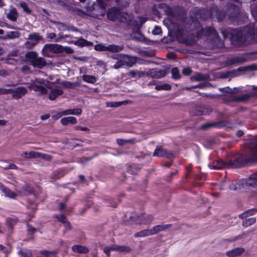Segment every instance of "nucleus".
<instances>
[{"instance_id": "f257e3e1", "label": "nucleus", "mask_w": 257, "mask_h": 257, "mask_svg": "<svg viewBox=\"0 0 257 257\" xmlns=\"http://www.w3.org/2000/svg\"><path fill=\"white\" fill-rule=\"evenodd\" d=\"M247 151L245 156L238 155L227 161L216 160L209 164L211 169H221L224 168H238L244 166L247 163L257 161V136L248 139L246 143Z\"/></svg>"}, {"instance_id": "f03ea898", "label": "nucleus", "mask_w": 257, "mask_h": 257, "mask_svg": "<svg viewBox=\"0 0 257 257\" xmlns=\"http://www.w3.org/2000/svg\"><path fill=\"white\" fill-rule=\"evenodd\" d=\"M211 36L213 37V39L211 40V43L213 47L218 48L222 46L223 43L221 40L218 37L215 29L212 27H207L205 28H202L197 32L196 34V37L198 39Z\"/></svg>"}, {"instance_id": "7ed1b4c3", "label": "nucleus", "mask_w": 257, "mask_h": 257, "mask_svg": "<svg viewBox=\"0 0 257 257\" xmlns=\"http://www.w3.org/2000/svg\"><path fill=\"white\" fill-rule=\"evenodd\" d=\"M252 28L246 27L241 30H234L231 33L232 38L236 41L245 43L252 39Z\"/></svg>"}, {"instance_id": "20e7f679", "label": "nucleus", "mask_w": 257, "mask_h": 257, "mask_svg": "<svg viewBox=\"0 0 257 257\" xmlns=\"http://www.w3.org/2000/svg\"><path fill=\"white\" fill-rule=\"evenodd\" d=\"M25 57L34 68L42 69L47 65V62L43 57H38V54L36 51L27 52Z\"/></svg>"}, {"instance_id": "39448f33", "label": "nucleus", "mask_w": 257, "mask_h": 257, "mask_svg": "<svg viewBox=\"0 0 257 257\" xmlns=\"http://www.w3.org/2000/svg\"><path fill=\"white\" fill-rule=\"evenodd\" d=\"M49 82L43 78H35L30 83L28 88L36 92H39L41 94H46L48 91L46 87H48Z\"/></svg>"}, {"instance_id": "423d86ee", "label": "nucleus", "mask_w": 257, "mask_h": 257, "mask_svg": "<svg viewBox=\"0 0 257 257\" xmlns=\"http://www.w3.org/2000/svg\"><path fill=\"white\" fill-rule=\"evenodd\" d=\"M257 212V209L253 208L248 209L244 211L243 213L239 215V217L242 219V225L244 227H247L253 224L256 222V218L255 217H250L248 218H245L247 216V214L253 215Z\"/></svg>"}, {"instance_id": "0eeeda50", "label": "nucleus", "mask_w": 257, "mask_h": 257, "mask_svg": "<svg viewBox=\"0 0 257 257\" xmlns=\"http://www.w3.org/2000/svg\"><path fill=\"white\" fill-rule=\"evenodd\" d=\"M123 49V45L119 46L114 44L106 46L103 44H98L95 45L94 49L98 51H109L113 53L119 52Z\"/></svg>"}, {"instance_id": "6e6552de", "label": "nucleus", "mask_w": 257, "mask_h": 257, "mask_svg": "<svg viewBox=\"0 0 257 257\" xmlns=\"http://www.w3.org/2000/svg\"><path fill=\"white\" fill-rule=\"evenodd\" d=\"M153 155L154 157L169 159L173 157L174 154L172 152L168 151L162 146H157Z\"/></svg>"}, {"instance_id": "1a4fd4ad", "label": "nucleus", "mask_w": 257, "mask_h": 257, "mask_svg": "<svg viewBox=\"0 0 257 257\" xmlns=\"http://www.w3.org/2000/svg\"><path fill=\"white\" fill-rule=\"evenodd\" d=\"M245 187H250L257 189V172L250 175L247 178L242 179Z\"/></svg>"}, {"instance_id": "9d476101", "label": "nucleus", "mask_w": 257, "mask_h": 257, "mask_svg": "<svg viewBox=\"0 0 257 257\" xmlns=\"http://www.w3.org/2000/svg\"><path fill=\"white\" fill-rule=\"evenodd\" d=\"M167 73L166 70L158 68L150 69L147 73V75L153 78L159 79L164 77Z\"/></svg>"}, {"instance_id": "9b49d317", "label": "nucleus", "mask_w": 257, "mask_h": 257, "mask_svg": "<svg viewBox=\"0 0 257 257\" xmlns=\"http://www.w3.org/2000/svg\"><path fill=\"white\" fill-rule=\"evenodd\" d=\"M47 88L51 90L48 96L49 99L51 100H54L58 96L63 93L62 88L59 86H56L52 88L48 85Z\"/></svg>"}, {"instance_id": "f8f14e48", "label": "nucleus", "mask_w": 257, "mask_h": 257, "mask_svg": "<svg viewBox=\"0 0 257 257\" xmlns=\"http://www.w3.org/2000/svg\"><path fill=\"white\" fill-rule=\"evenodd\" d=\"M120 15V9L119 8H111L108 9L107 12V17L111 21H114L116 19H118Z\"/></svg>"}, {"instance_id": "ddd939ff", "label": "nucleus", "mask_w": 257, "mask_h": 257, "mask_svg": "<svg viewBox=\"0 0 257 257\" xmlns=\"http://www.w3.org/2000/svg\"><path fill=\"white\" fill-rule=\"evenodd\" d=\"M27 92V89L22 86L18 87L13 89L12 97L15 99L18 100L23 97Z\"/></svg>"}, {"instance_id": "4468645a", "label": "nucleus", "mask_w": 257, "mask_h": 257, "mask_svg": "<svg viewBox=\"0 0 257 257\" xmlns=\"http://www.w3.org/2000/svg\"><path fill=\"white\" fill-rule=\"evenodd\" d=\"M120 60L122 61L123 66H126L128 67H132L136 63V59L135 57L123 54Z\"/></svg>"}, {"instance_id": "2eb2a0df", "label": "nucleus", "mask_w": 257, "mask_h": 257, "mask_svg": "<svg viewBox=\"0 0 257 257\" xmlns=\"http://www.w3.org/2000/svg\"><path fill=\"white\" fill-rule=\"evenodd\" d=\"M42 53L43 56L51 57L54 54V48L52 46V44H45L42 50Z\"/></svg>"}, {"instance_id": "dca6fc26", "label": "nucleus", "mask_w": 257, "mask_h": 257, "mask_svg": "<svg viewBox=\"0 0 257 257\" xmlns=\"http://www.w3.org/2000/svg\"><path fill=\"white\" fill-rule=\"evenodd\" d=\"M0 190L4 193L6 197L11 199H15L17 196L16 193L6 187L3 184L0 183Z\"/></svg>"}, {"instance_id": "f3484780", "label": "nucleus", "mask_w": 257, "mask_h": 257, "mask_svg": "<svg viewBox=\"0 0 257 257\" xmlns=\"http://www.w3.org/2000/svg\"><path fill=\"white\" fill-rule=\"evenodd\" d=\"M22 156L25 158H35L38 157H42L44 159H48L50 156L42 154L38 152H31L29 153L25 152L22 155Z\"/></svg>"}, {"instance_id": "a211bd4d", "label": "nucleus", "mask_w": 257, "mask_h": 257, "mask_svg": "<svg viewBox=\"0 0 257 257\" xmlns=\"http://www.w3.org/2000/svg\"><path fill=\"white\" fill-rule=\"evenodd\" d=\"M245 251L243 247H237L228 250L226 252V255L229 257H236L242 254Z\"/></svg>"}, {"instance_id": "6ab92c4d", "label": "nucleus", "mask_w": 257, "mask_h": 257, "mask_svg": "<svg viewBox=\"0 0 257 257\" xmlns=\"http://www.w3.org/2000/svg\"><path fill=\"white\" fill-rule=\"evenodd\" d=\"M212 111V108L209 106L203 105L196 108L195 114L198 115H206L209 114Z\"/></svg>"}, {"instance_id": "aec40b11", "label": "nucleus", "mask_w": 257, "mask_h": 257, "mask_svg": "<svg viewBox=\"0 0 257 257\" xmlns=\"http://www.w3.org/2000/svg\"><path fill=\"white\" fill-rule=\"evenodd\" d=\"M50 3H54L62 7L65 10L69 12H74L75 9L72 7L66 4L64 2L61 0H48Z\"/></svg>"}, {"instance_id": "412c9836", "label": "nucleus", "mask_w": 257, "mask_h": 257, "mask_svg": "<svg viewBox=\"0 0 257 257\" xmlns=\"http://www.w3.org/2000/svg\"><path fill=\"white\" fill-rule=\"evenodd\" d=\"M153 220L154 218L152 215L144 214L139 216V224H150Z\"/></svg>"}, {"instance_id": "4be33fe9", "label": "nucleus", "mask_w": 257, "mask_h": 257, "mask_svg": "<svg viewBox=\"0 0 257 257\" xmlns=\"http://www.w3.org/2000/svg\"><path fill=\"white\" fill-rule=\"evenodd\" d=\"M245 59L243 57L236 56L231 57L227 60V63L229 65H237L244 63Z\"/></svg>"}, {"instance_id": "5701e85b", "label": "nucleus", "mask_w": 257, "mask_h": 257, "mask_svg": "<svg viewBox=\"0 0 257 257\" xmlns=\"http://www.w3.org/2000/svg\"><path fill=\"white\" fill-rule=\"evenodd\" d=\"M241 187H245L244 183L242 182V179L238 181H232L229 185V188L230 190L237 191L240 190Z\"/></svg>"}, {"instance_id": "b1692460", "label": "nucleus", "mask_w": 257, "mask_h": 257, "mask_svg": "<svg viewBox=\"0 0 257 257\" xmlns=\"http://www.w3.org/2000/svg\"><path fill=\"white\" fill-rule=\"evenodd\" d=\"M19 16V13L15 8H12L7 15V18L13 22H16Z\"/></svg>"}, {"instance_id": "393cba45", "label": "nucleus", "mask_w": 257, "mask_h": 257, "mask_svg": "<svg viewBox=\"0 0 257 257\" xmlns=\"http://www.w3.org/2000/svg\"><path fill=\"white\" fill-rule=\"evenodd\" d=\"M72 250L76 253H87L89 252V249L81 245H74L72 247Z\"/></svg>"}, {"instance_id": "a878e982", "label": "nucleus", "mask_w": 257, "mask_h": 257, "mask_svg": "<svg viewBox=\"0 0 257 257\" xmlns=\"http://www.w3.org/2000/svg\"><path fill=\"white\" fill-rule=\"evenodd\" d=\"M18 219L15 216H12L7 218V225L10 231H12L14 226L16 225Z\"/></svg>"}, {"instance_id": "bb28decb", "label": "nucleus", "mask_w": 257, "mask_h": 257, "mask_svg": "<svg viewBox=\"0 0 257 257\" xmlns=\"http://www.w3.org/2000/svg\"><path fill=\"white\" fill-rule=\"evenodd\" d=\"M60 122L63 125H67L69 123L75 124L77 123V119L74 116H67L61 118Z\"/></svg>"}, {"instance_id": "cd10ccee", "label": "nucleus", "mask_w": 257, "mask_h": 257, "mask_svg": "<svg viewBox=\"0 0 257 257\" xmlns=\"http://www.w3.org/2000/svg\"><path fill=\"white\" fill-rule=\"evenodd\" d=\"M69 43H73L75 45L80 47L89 46H92L93 45L92 42L87 41L86 40L83 38L80 39L76 41H71Z\"/></svg>"}, {"instance_id": "c85d7f7f", "label": "nucleus", "mask_w": 257, "mask_h": 257, "mask_svg": "<svg viewBox=\"0 0 257 257\" xmlns=\"http://www.w3.org/2000/svg\"><path fill=\"white\" fill-rule=\"evenodd\" d=\"M82 110L81 108L69 109L62 111V114L64 115H79L82 113Z\"/></svg>"}, {"instance_id": "c756f323", "label": "nucleus", "mask_w": 257, "mask_h": 257, "mask_svg": "<svg viewBox=\"0 0 257 257\" xmlns=\"http://www.w3.org/2000/svg\"><path fill=\"white\" fill-rule=\"evenodd\" d=\"M20 33H19L18 31H11L8 32L6 35L4 36L3 37V39H14L20 37Z\"/></svg>"}, {"instance_id": "7c9ffc66", "label": "nucleus", "mask_w": 257, "mask_h": 257, "mask_svg": "<svg viewBox=\"0 0 257 257\" xmlns=\"http://www.w3.org/2000/svg\"><path fill=\"white\" fill-rule=\"evenodd\" d=\"M30 40L34 41V43L37 44L40 41L43 40V37L38 33H32L29 35L28 38Z\"/></svg>"}, {"instance_id": "2f4dec72", "label": "nucleus", "mask_w": 257, "mask_h": 257, "mask_svg": "<svg viewBox=\"0 0 257 257\" xmlns=\"http://www.w3.org/2000/svg\"><path fill=\"white\" fill-rule=\"evenodd\" d=\"M192 78L197 81H207L210 78V76L209 74H204L202 73H197L195 76H194Z\"/></svg>"}, {"instance_id": "473e14b6", "label": "nucleus", "mask_w": 257, "mask_h": 257, "mask_svg": "<svg viewBox=\"0 0 257 257\" xmlns=\"http://www.w3.org/2000/svg\"><path fill=\"white\" fill-rule=\"evenodd\" d=\"M61 84L66 88L74 89L75 86L79 85V83L78 82H71L68 81H63L61 82Z\"/></svg>"}, {"instance_id": "72a5a7b5", "label": "nucleus", "mask_w": 257, "mask_h": 257, "mask_svg": "<svg viewBox=\"0 0 257 257\" xmlns=\"http://www.w3.org/2000/svg\"><path fill=\"white\" fill-rule=\"evenodd\" d=\"M82 79L85 82L92 84L95 83L97 80L95 76L86 74L82 76Z\"/></svg>"}, {"instance_id": "f704fd0d", "label": "nucleus", "mask_w": 257, "mask_h": 257, "mask_svg": "<svg viewBox=\"0 0 257 257\" xmlns=\"http://www.w3.org/2000/svg\"><path fill=\"white\" fill-rule=\"evenodd\" d=\"M221 122H208L206 123L201 126V129L206 130L210 127H220Z\"/></svg>"}, {"instance_id": "c9c22d12", "label": "nucleus", "mask_w": 257, "mask_h": 257, "mask_svg": "<svg viewBox=\"0 0 257 257\" xmlns=\"http://www.w3.org/2000/svg\"><path fill=\"white\" fill-rule=\"evenodd\" d=\"M64 171L63 170L59 169L54 171L51 175V178L54 180H56L64 176Z\"/></svg>"}, {"instance_id": "e433bc0d", "label": "nucleus", "mask_w": 257, "mask_h": 257, "mask_svg": "<svg viewBox=\"0 0 257 257\" xmlns=\"http://www.w3.org/2000/svg\"><path fill=\"white\" fill-rule=\"evenodd\" d=\"M119 20L125 23H128L131 20V17L127 13L121 12L120 11V15L118 18Z\"/></svg>"}, {"instance_id": "4c0bfd02", "label": "nucleus", "mask_w": 257, "mask_h": 257, "mask_svg": "<svg viewBox=\"0 0 257 257\" xmlns=\"http://www.w3.org/2000/svg\"><path fill=\"white\" fill-rule=\"evenodd\" d=\"M253 232H254V229H250L247 231L243 232L241 234H240L238 236H235L234 238V240H236L243 238H247L250 234H251V233L253 234Z\"/></svg>"}, {"instance_id": "58836bf2", "label": "nucleus", "mask_w": 257, "mask_h": 257, "mask_svg": "<svg viewBox=\"0 0 257 257\" xmlns=\"http://www.w3.org/2000/svg\"><path fill=\"white\" fill-rule=\"evenodd\" d=\"M52 23L59 31H64L67 30V25L65 23L56 21H53Z\"/></svg>"}, {"instance_id": "ea45409f", "label": "nucleus", "mask_w": 257, "mask_h": 257, "mask_svg": "<svg viewBox=\"0 0 257 257\" xmlns=\"http://www.w3.org/2000/svg\"><path fill=\"white\" fill-rule=\"evenodd\" d=\"M150 234L149 229H148L141 230L138 232L135 233V234H134V236L136 237H145V236H150Z\"/></svg>"}, {"instance_id": "a19ab883", "label": "nucleus", "mask_w": 257, "mask_h": 257, "mask_svg": "<svg viewBox=\"0 0 257 257\" xmlns=\"http://www.w3.org/2000/svg\"><path fill=\"white\" fill-rule=\"evenodd\" d=\"M172 78L174 79H179L181 77L180 72L178 68L174 67L171 70Z\"/></svg>"}, {"instance_id": "79ce46f5", "label": "nucleus", "mask_w": 257, "mask_h": 257, "mask_svg": "<svg viewBox=\"0 0 257 257\" xmlns=\"http://www.w3.org/2000/svg\"><path fill=\"white\" fill-rule=\"evenodd\" d=\"M155 89L157 90H169L171 89V86L167 84H164L162 85H158L155 86Z\"/></svg>"}, {"instance_id": "37998d69", "label": "nucleus", "mask_w": 257, "mask_h": 257, "mask_svg": "<svg viewBox=\"0 0 257 257\" xmlns=\"http://www.w3.org/2000/svg\"><path fill=\"white\" fill-rule=\"evenodd\" d=\"M19 254L23 257H32V253L31 250L23 249L19 251Z\"/></svg>"}, {"instance_id": "c03bdc74", "label": "nucleus", "mask_w": 257, "mask_h": 257, "mask_svg": "<svg viewBox=\"0 0 257 257\" xmlns=\"http://www.w3.org/2000/svg\"><path fill=\"white\" fill-rule=\"evenodd\" d=\"M54 48V53H60L63 52V46L57 44H52Z\"/></svg>"}, {"instance_id": "a18cd8bd", "label": "nucleus", "mask_w": 257, "mask_h": 257, "mask_svg": "<svg viewBox=\"0 0 257 257\" xmlns=\"http://www.w3.org/2000/svg\"><path fill=\"white\" fill-rule=\"evenodd\" d=\"M20 7L23 9V11L28 14H31L32 11L29 8L28 5L25 2H21L20 4Z\"/></svg>"}, {"instance_id": "49530a36", "label": "nucleus", "mask_w": 257, "mask_h": 257, "mask_svg": "<svg viewBox=\"0 0 257 257\" xmlns=\"http://www.w3.org/2000/svg\"><path fill=\"white\" fill-rule=\"evenodd\" d=\"M252 38H253L257 42V20L255 21L253 27L252 28Z\"/></svg>"}, {"instance_id": "de8ad7c7", "label": "nucleus", "mask_w": 257, "mask_h": 257, "mask_svg": "<svg viewBox=\"0 0 257 257\" xmlns=\"http://www.w3.org/2000/svg\"><path fill=\"white\" fill-rule=\"evenodd\" d=\"M131 251V248L128 246L119 245L118 251L122 252H128Z\"/></svg>"}, {"instance_id": "09e8293b", "label": "nucleus", "mask_w": 257, "mask_h": 257, "mask_svg": "<svg viewBox=\"0 0 257 257\" xmlns=\"http://www.w3.org/2000/svg\"><path fill=\"white\" fill-rule=\"evenodd\" d=\"M158 228H159V231L160 232L164 231L171 227L172 226V224H160L157 225Z\"/></svg>"}, {"instance_id": "8fccbe9b", "label": "nucleus", "mask_w": 257, "mask_h": 257, "mask_svg": "<svg viewBox=\"0 0 257 257\" xmlns=\"http://www.w3.org/2000/svg\"><path fill=\"white\" fill-rule=\"evenodd\" d=\"M54 217L56 218L59 221L62 222V223L65 222L67 220L65 216L63 214H56L54 215Z\"/></svg>"}, {"instance_id": "3c124183", "label": "nucleus", "mask_w": 257, "mask_h": 257, "mask_svg": "<svg viewBox=\"0 0 257 257\" xmlns=\"http://www.w3.org/2000/svg\"><path fill=\"white\" fill-rule=\"evenodd\" d=\"M13 89H5L0 88V95L1 94H13Z\"/></svg>"}, {"instance_id": "603ef678", "label": "nucleus", "mask_w": 257, "mask_h": 257, "mask_svg": "<svg viewBox=\"0 0 257 257\" xmlns=\"http://www.w3.org/2000/svg\"><path fill=\"white\" fill-rule=\"evenodd\" d=\"M122 104V102H110L107 103V106L108 107H118Z\"/></svg>"}, {"instance_id": "864d4df0", "label": "nucleus", "mask_w": 257, "mask_h": 257, "mask_svg": "<svg viewBox=\"0 0 257 257\" xmlns=\"http://www.w3.org/2000/svg\"><path fill=\"white\" fill-rule=\"evenodd\" d=\"M36 45L33 41H27L24 44L25 47L28 49H32Z\"/></svg>"}, {"instance_id": "5fc2aeb1", "label": "nucleus", "mask_w": 257, "mask_h": 257, "mask_svg": "<svg viewBox=\"0 0 257 257\" xmlns=\"http://www.w3.org/2000/svg\"><path fill=\"white\" fill-rule=\"evenodd\" d=\"M116 3L122 7H126L128 4V0H115Z\"/></svg>"}, {"instance_id": "6e6d98bb", "label": "nucleus", "mask_w": 257, "mask_h": 257, "mask_svg": "<svg viewBox=\"0 0 257 257\" xmlns=\"http://www.w3.org/2000/svg\"><path fill=\"white\" fill-rule=\"evenodd\" d=\"M117 143L119 146H123L125 144L128 142H132L133 141L132 140H123L118 139L117 140Z\"/></svg>"}, {"instance_id": "4d7b16f0", "label": "nucleus", "mask_w": 257, "mask_h": 257, "mask_svg": "<svg viewBox=\"0 0 257 257\" xmlns=\"http://www.w3.org/2000/svg\"><path fill=\"white\" fill-rule=\"evenodd\" d=\"M149 231H150V235H153L156 234L160 232V231H159V228H158L157 225L154 226L151 229H149Z\"/></svg>"}, {"instance_id": "13d9d810", "label": "nucleus", "mask_w": 257, "mask_h": 257, "mask_svg": "<svg viewBox=\"0 0 257 257\" xmlns=\"http://www.w3.org/2000/svg\"><path fill=\"white\" fill-rule=\"evenodd\" d=\"M75 130L76 131H82L84 132H89V129L87 127L82 126L81 125H76L74 127Z\"/></svg>"}, {"instance_id": "bf43d9fd", "label": "nucleus", "mask_w": 257, "mask_h": 257, "mask_svg": "<svg viewBox=\"0 0 257 257\" xmlns=\"http://www.w3.org/2000/svg\"><path fill=\"white\" fill-rule=\"evenodd\" d=\"M40 254L42 255H45V257H49V255L50 254H52L55 253V251H50V250H41L40 252Z\"/></svg>"}, {"instance_id": "052dcab7", "label": "nucleus", "mask_w": 257, "mask_h": 257, "mask_svg": "<svg viewBox=\"0 0 257 257\" xmlns=\"http://www.w3.org/2000/svg\"><path fill=\"white\" fill-rule=\"evenodd\" d=\"M192 70L190 67H186L183 69L182 73L184 75L188 76L192 73Z\"/></svg>"}, {"instance_id": "680f3d73", "label": "nucleus", "mask_w": 257, "mask_h": 257, "mask_svg": "<svg viewBox=\"0 0 257 257\" xmlns=\"http://www.w3.org/2000/svg\"><path fill=\"white\" fill-rule=\"evenodd\" d=\"M27 231L30 234H34L36 231V229L33 227L32 225L27 224Z\"/></svg>"}, {"instance_id": "e2e57ef3", "label": "nucleus", "mask_w": 257, "mask_h": 257, "mask_svg": "<svg viewBox=\"0 0 257 257\" xmlns=\"http://www.w3.org/2000/svg\"><path fill=\"white\" fill-rule=\"evenodd\" d=\"M162 32L161 29L160 27L155 26V28L152 31V34L154 35H159Z\"/></svg>"}, {"instance_id": "0e129e2a", "label": "nucleus", "mask_w": 257, "mask_h": 257, "mask_svg": "<svg viewBox=\"0 0 257 257\" xmlns=\"http://www.w3.org/2000/svg\"><path fill=\"white\" fill-rule=\"evenodd\" d=\"M63 52H65L67 54H72L74 52V50L69 47H63Z\"/></svg>"}, {"instance_id": "69168bd1", "label": "nucleus", "mask_w": 257, "mask_h": 257, "mask_svg": "<svg viewBox=\"0 0 257 257\" xmlns=\"http://www.w3.org/2000/svg\"><path fill=\"white\" fill-rule=\"evenodd\" d=\"M124 66L123 64H122V62L121 60H118L116 63L114 65V66L113 67L115 68V69H118V68H120V67H123Z\"/></svg>"}, {"instance_id": "338daca9", "label": "nucleus", "mask_w": 257, "mask_h": 257, "mask_svg": "<svg viewBox=\"0 0 257 257\" xmlns=\"http://www.w3.org/2000/svg\"><path fill=\"white\" fill-rule=\"evenodd\" d=\"M219 90L220 91L223 92H226V93H231V89L229 87H226L222 88H219Z\"/></svg>"}, {"instance_id": "774afa93", "label": "nucleus", "mask_w": 257, "mask_h": 257, "mask_svg": "<svg viewBox=\"0 0 257 257\" xmlns=\"http://www.w3.org/2000/svg\"><path fill=\"white\" fill-rule=\"evenodd\" d=\"M111 249H110V246H106L104 247L103 248V251L107 255L109 256L110 254V251Z\"/></svg>"}]
</instances>
